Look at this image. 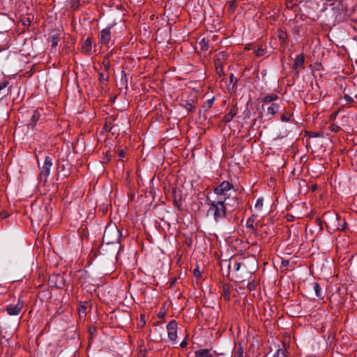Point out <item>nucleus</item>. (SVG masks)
Instances as JSON below:
<instances>
[{"label":"nucleus","instance_id":"nucleus-27","mask_svg":"<svg viewBox=\"0 0 357 357\" xmlns=\"http://www.w3.org/2000/svg\"><path fill=\"white\" fill-rule=\"evenodd\" d=\"M344 99H345V100H346V101H347V102H351V101H352V100H353V98H352L351 96H348V95H345V96H344Z\"/></svg>","mask_w":357,"mask_h":357},{"label":"nucleus","instance_id":"nucleus-5","mask_svg":"<svg viewBox=\"0 0 357 357\" xmlns=\"http://www.w3.org/2000/svg\"><path fill=\"white\" fill-rule=\"evenodd\" d=\"M40 169L39 179L40 181L46 182L50 174L52 167V160L50 157L46 156L42 165L38 164Z\"/></svg>","mask_w":357,"mask_h":357},{"label":"nucleus","instance_id":"nucleus-8","mask_svg":"<svg viewBox=\"0 0 357 357\" xmlns=\"http://www.w3.org/2000/svg\"><path fill=\"white\" fill-rule=\"evenodd\" d=\"M280 109L279 104L274 102L265 106V115L270 119L274 116Z\"/></svg>","mask_w":357,"mask_h":357},{"label":"nucleus","instance_id":"nucleus-31","mask_svg":"<svg viewBox=\"0 0 357 357\" xmlns=\"http://www.w3.org/2000/svg\"><path fill=\"white\" fill-rule=\"evenodd\" d=\"M338 130H339V127H338V126H333V127L332 128V130H333V131L336 132V131H337Z\"/></svg>","mask_w":357,"mask_h":357},{"label":"nucleus","instance_id":"nucleus-4","mask_svg":"<svg viewBox=\"0 0 357 357\" xmlns=\"http://www.w3.org/2000/svg\"><path fill=\"white\" fill-rule=\"evenodd\" d=\"M233 185L229 181H223L215 190V194L218 197V199H222L226 202L228 196H231L230 191L233 190Z\"/></svg>","mask_w":357,"mask_h":357},{"label":"nucleus","instance_id":"nucleus-17","mask_svg":"<svg viewBox=\"0 0 357 357\" xmlns=\"http://www.w3.org/2000/svg\"><path fill=\"white\" fill-rule=\"evenodd\" d=\"M246 354L243 351V347L239 345L234 353L233 357H245Z\"/></svg>","mask_w":357,"mask_h":357},{"label":"nucleus","instance_id":"nucleus-1","mask_svg":"<svg viewBox=\"0 0 357 357\" xmlns=\"http://www.w3.org/2000/svg\"><path fill=\"white\" fill-rule=\"evenodd\" d=\"M208 204L209 206L207 211L208 215L213 216L216 222L225 218L226 208L225 202L222 199H218V200L208 199Z\"/></svg>","mask_w":357,"mask_h":357},{"label":"nucleus","instance_id":"nucleus-3","mask_svg":"<svg viewBox=\"0 0 357 357\" xmlns=\"http://www.w3.org/2000/svg\"><path fill=\"white\" fill-rule=\"evenodd\" d=\"M326 218V227L333 231H344L346 228L347 222L344 219L336 213H326L324 215Z\"/></svg>","mask_w":357,"mask_h":357},{"label":"nucleus","instance_id":"nucleus-16","mask_svg":"<svg viewBox=\"0 0 357 357\" xmlns=\"http://www.w3.org/2000/svg\"><path fill=\"white\" fill-rule=\"evenodd\" d=\"M266 357H287V355L285 350L280 348L273 354H268Z\"/></svg>","mask_w":357,"mask_h":357},{"label":"nucleus","instance_id":"nucleus-28","mask_svg":"<svg viewBox=\"0 0 357 357\" xmlns=\"http://www.w3.org/2000/svg\"><path fill=\"white\" fill-rule=\"evenodd\" d=\"M186 345H187V342H186V341H185V340L182 341V342H181V344H180V346H181V347H182V348H184L185 347H186Z\"/></svg>","mask_w":357,"mask_h":357},{"label":"nucleus","instance_id":"nucleus-30","mask_svg":"<svg viewBox=\"0 0 357 357\" xmlns=\"http://www.w3.org/2000/svg\"><path fill=\"white\" fill-rule=\"evenodd\" d=\"M0 215H1L2 218H6L8 216V214L6 212L3 211L1 213H0Z\"/></svg>","mask_w":357,"mask_h":357},{"label":"nucleus","instance_id":"nucleus-36","mask_svg":"<svg viewBox=\"0 0 357 357\" xmlns=\"http://www.w3.org/2000/svg\"><path fill=\"white\" fill-rule=\"evenodd\" d=\"M282 264H288V261H286V262L282 261Z\"/></svg>","mask_w":357,"mask_h":357},{"label":"nucleus","instance_id":"nucleus-18","mask_svg":"<svg viewBox=\"0 0 357 357\" xmlns=\"http://www.w3.org/2000/svg\"><path fill=\"white\" fill-rule=\"evenodd\" d=\"M236 114V109H231V111L225 116V121H227V122L231 121Z\"/></svg>","mask_w":357,"mask_h":357},{"label":"nucleus","instance_id":"nucleus-9","mask_svg":"<svg viewBox=\"0 0 357 357\" xmlns=\"http://www.w3.org/2000/svg\"><path fill=\"white\" fill-rule=\"evenodd\" d=\"M100 41L102 44L107 45L110 40L111 33L109 29L106 28L101 31L100 36Z\"/></svg>","mask_w":357,"mask_h":357},{"label":"nucleus","instance_id":"nucleus-11","mask_svg":"<svg viewBox=\"0 0 357 357\" xmlns=\"http://www.w3.org/2000/svg\"><path fill=\"white\" fill-rule=\"evenodd\" d=\"M304 64V56L302 55H297L294 59V69L298 70L303 68Z\"/></svg>","mask_w":357,"mask_h":357},{"label":"nucleus","instance_id":"nucleus-10","mask_svg":"<svg viewBox=\"0 0 357 357\" xmlns=\"http://www.w3.org/2000/svg\"><path fill=\"white\" fill-rule=\"evenodd\" d=\"M278 99V96L267 95V96H264L263 98V105H262L264 110H265V106L270 105L271 103H274L275 102L274 101L277 100Z\"/></svg>","mask_w":357,"mask_h":357},{"label":"nucleus","instance_id":"nucleus-7","mask_svg":"<svg viewBox=\"0 0 357 357\" xmlns=\"http://www.w3.org/2000/svg\"><path fill=\"white\" fill-rule=\"evenodd\" d=\"M168 337L172 342H175L177 338V323L176 321H171L167 326Z\"/></svg>","mask_w":357,"mask_h":357},{"label":"nucleus","instance_id":"nucleus-20","mask_svg":"<svg viewBox=\"0 0 357 357\" xmlns=\"http://www.w3.org/2000/svg\"><path fill=\"white\" fill-rule=\"evenodd\" d=\"M263 204H264V199L263 198H259L255 205V208L258 211H261L263 208Z\"/></svg>","mask_w":357,"mask_h":357},{"label":"nucleus","instance_id":"nucleus-6","mask_svg":"<svg viewBox=\"0 0 357 357\" xmlns=\"http://www.w3.org/2000/svg\"><path fill=\"white\" fill-rule=\"evenodd\" d=\"M23 307L24 302L19 299L16 304H10L7 305L6 310L9 315L17 316L20 314Z\"/></svg>","mask_w":357,"mask_h":357},{"label":"nucleus","instance_id":"nucleus-13","mask_svg":"<svg viewBox=\"0 0 357 357\" xmlns=\"http://www.w3.org/2000/svg\"><path fill=\"white\" fill-rule=\"evenodd\" d=\"M40 117V114L37 111H34L33 114L31 116L29 123L28 124V128H33L34 126L37 123Z\"/></svg>","mask_w":357,"mask_h":357},{"label":"nucleus","instance_id":"nucleus-22","mask_svg":"<svg viewBox=\"0 0 357 357\" xmlns=\"http://www.w3.org/2000/svg\"><path fill=\"white\" fill-rule=\"evenodd\" d=\"M255 54L257 56H261L264 54V51L262 48H258L256 51H255Z\"/></svg>","mask_w":357,"mask_h":357},{"label":"nucleus","instance_id":"nucleus-38","mask_svg":"<svg viewBox=\"0 0 357 357\" xmlns=\"http://www.w3.org/2000/svg\"><path fill=\"white\" fill-rule=\"evenodd\" d=\"M282 264H288V261H286V262L282 261Z\"/></svg>","mask_w":357,"mask_h":357},{"label":"nucleus","instance_id":"nucleus-25","mask_svg":"<svg viewBox=\"0 0 357 357\" xmlns=\"http://www.w3.org/2000/svg\"><path fill=\"white\" fill-rule=\"evenodd\" d=\"M194 275L197 278L199 277L201 273L200 271L198 269H195L193 271Z\"/></svg>","mask_w":357,"mask_h":357},{"label":"nucleus","instance_id":"nucleus-33","mask_svg":"<svg viewBox=\"0 0 357 357\" xmlns=\"http://www.w3.org/2000/svg\"><path fill=\"white\" fill-rule=\"evenodd\" d=\"M119 156L123 158L124 156V153L123 151H121L120 153H119Z\"/></svg>","mask_w":357,"mask_h":357},{"label":"nucleus","instance_id":"nucleus-14","mask_svg":"<svg viewBox=\"0 0 357 357\" xmlns=\"http://www.w3.org/2000/svg\"><path fill=\"white\" fill-rule=\"evenodd\" d=\"M227 205L230 206L233 208L237 207L238 205V199L236 196H234L230 198V196H228V199L225 202Z\"/></svg>","mask_w":357,"mask_h":357},{"label":"nucleus","instance_id":"nucleus-23","mask_svg":"<svg viewBox=\"0 0 357 357\" xmlns=\"http://www.w3.org/2000/svg\"><path fill=\"white\" fill-rule=\"evenodd\" d=\"M253 222H254V220L252 219V218H250L246 222L247 227H250V228H252Z\"/></svg>","mask_w":357,"mask_h":357},{"label":"nucleus","instance_id":"nucleus-19","mask_svg":"<svg viewBox=\"0 0 357 357\" xmlns=\"http://www.w3.org/2000/svg\"><path fill=\"white\" fill-rule=\"evenodd\" d=\"M201 49L204 51H206L208 49V40L206 38H202L199 42Z\"/></svg>","mask_w":357,"mask_h":357},{"label":"nucleus","instance_id":"nucleus-2","mask_svg":"<svg viewBox=\"0 0 357 357\" xmlns=\"http://www.w3.org/2000/svg\"><path fill=\"white\" fill-rule=\"evenodd\" d=\"M121 233L114 225H109L106 227L102 237V242L106 245L113 244L115 245L116 249L119 248V241Z\"/></svg>","mask_w":357,"mask_h":357},{"label":"nucleus","instance_id":"nucleus-29","mask_svg":"<svg viewBox=\"0 0 357 357\" xmlns=\"http://www.w3.org/2000/svg\"><path fill=\"white\" fill-rule=\"evenodd\" d=\"M57 43H58V38H54L52 39V45H53L54 46H56V45H57Z\"/></svg>","mask_w":357,"mask_h":357},{"label":"nucleus","instance_id":"nucleus-15","mask_svg":"<svg viewBox=\"0 0 357 357\" xmlns=\"http://www.w3.org/2000/svg\"><path fill=\"white\" fill-rule=\"evenodd\" d=\"M82 50L86 53H90L92 50V43L90 38H87L83 43Z\"/></svg>","mask_w":357,"mask_h":357},{"label":"nucleus","instance_id":"nucleus-21","mask_svg":"<svg viewBox=\"0 0 357 357\" xmlns=\"http://www.w3.org/2000/svg\"><path fill=\"white\" fill-rule=\"evenodd\" d=\"M313 288L315 291L316 296L318 298L321 297V289L318 283H314Z\"/></svg>","mask_w":357,"mask_h":357},{"label":"nucleus","instance_id":"nucleus-32","mask_svg":"<svg viewBox=\"0 0 357 357\" xmlns=\"http://www.w3.org/2000/svg\"><path fill=\"white\" fill-rule=\"evenodd\" d=\"M281 120L283 121H288L289 119L287 118H286L284 116H282L281 117Z\"/></svg>","mask_w":357,"mask_h":357},{"label":"nucleus","instance_id":"nucleus-24","mask_svg":"<svg viewBox=\"0 0 357 357\" xmlns=\"http://www.w3.org/2000/svg\"><path fill=\"white\" fill-rule=\"evenodd\" d=\"M241 268V263L235 262L234 264V268L236 271H238Z\"/></svg>","mask_w":357,"mask_h":357},{"label":"nucleus","instance_id":"nucleus-12","mask_svg":"<svg viewBox=\"0 0 357 357\" xmlns=\"http://www.w3.org/2000/svg\"><path fill=\"white\" fill-rule=\"evenodd\" d=\"M195 354L197 357H213V354L207 349H202L196 351Z\"/></svg>","mask_w":357,"mask_h":357},{"label":"nucleus","instance_id":"nucleus-26","mask_svg":"<svg viewBox=\"0 0 357 357\" xmlns=\"http://www.w3.org/2000/svg\"><path fill=\"white\" fill-rule=\"evenodd\" d=\"M8 83L6 82H3V83H0V91L5 89L7 86Z\"/></svg>","mask_w":357,"mask_h":357},{"label":"nucleus","instance_id":"nucleus-35","mask_svg":"<svg viewBox=\"0 0 357 357\" xmlns=\"http://www.w3.org/2000/svg\"><path fill=\"white\" fill-rule=\"evenodd\" d=\"M231 79H234V75H231Z\"/></svg>","mask_w":357,"mask_h":357},{"label":"nucleus","instance_id":"nucleus-37","mask_svg":"<svg viewBox=\"0 0 357 357\" xmlns=\"http://www.w3.org/2000/svg\"><path fill=\"white\" fill-rule=\"evenodd\" d=\"M282 264H288V261H286V262L282 261Z\"/></svg>","mask_w":357,"mask_h":357},{"label":"nucleus","instance_id":"nucleus-34","mask_svg":"<svg viewBox=\"0 0 357 357\" xmlns=\"http://www.w3.org/2000/svg\"><path fill=\"white\" fill-rule=\"evenodd\" d=\"M84 312H85V307H83L82 309H79V313H82V312L84 313Z\"/></svg>","mask_w":357,"mask_h":357}]
</instances>
